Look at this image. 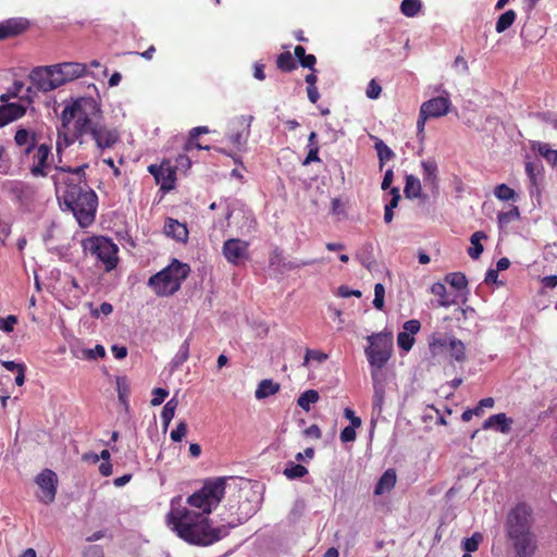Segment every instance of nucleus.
Listing matches in <instances>:
<instances>
[{"mask_svg":"<svg viewBox=\"0 0 557 557\" xmlns=\"http://www.w3.org/2000/svg\"><path fill=\"white\" fill-rule=\"evenodd\" d=\"M226 478L220 476L206 480L202 487L187 498L189 506L198 508L201 515L194 513L184 508L169 515L177 535L186 542L208 546L228 535L230 530L245 523L257 512V507H251L243 515L227 521V524L212 527L208 517L222 502L225 494Z\"/></svg>","mask_w":557,"mask_h":557,"instance_id":"f257e3e1","label":"nucleus"},{"mask_svg":"<svg viewBox=\"0 0 557 557\" xmlns=\"http://www.w3.org/2000/svg\"><path fill=\"white\" fill-rule=\"evenodd\" d=\"M101 107L92 97H79L66 103L61 113L62 128H67L75 120L74 127L78 136L89 134L98 149L103 150L113 147L119 138V132L108 128L96 121L101 116Z\"/></svg>","mask_w":557,"mask_h":557,"instance_id":"f03ea898","label":"nucleus"},{"mask_svg":"<svg viewBox=\"0 0 557 557\" xmlns=\"http://www.w3.org/2000/svg\"><path fill=\"white\" fill-rule=\"evenodd\" d=\"M532 509L524 503L517 504L508 513L507 536L513 557H534L539 547L537 536L532 532Z\"/></svg>","mask_w":557,"mask_h":557,"instance_id":"7ed1b4c3","label":"nucleus"},{"mask_svg":"<svg viewBox=\"0 0 557 557\" xmlns=\"http://www.w3.org/2000/svg\"><path fill=\"white\" fill-rule=\"evenodd\" d=\"M51 178L55 186L61 182L66 186L63 194L65 207L74 214L82 227L89 226L96 216L97 194L87 183L76 184L74 178H61L58 174L52 175Z\"/></svg>","mask_w":557,"mask_h":557,"instance_id":"20e7f679","label":"nucleus"},{"mask_svg":"<svg viewBox=\"0 0 557 557\" xmlns=\"http://www.w3.org/2000/svg\"><path fill=\"white\" fill-rule=\"evenodd\" d=\"M189 273L190 267L187 263L173 259L168 267L149 277L148 286L157 296L168 297L180 290Z\"/></svg>","mask_w":557,"mask_h":557,"instance_id":"39448f33","label":"nucleus"},{"mask_svg":"<svg viewBox=\"0 0 557 557\" xmlns=\"http://www.w3.org/2000/svg\"><path fill=\"white\" fill-rule=\"evenodd\" d=\"M84 250L96 257L104 265L106 272H111L119 262V247L108 237L95 236L83 242Z\"/></svg>","mask_w":557,"mask_h":557,"instance_id":"423d86ee","label":"nucleus"},{"mask_svg":"<svg viewBox=\"0 0 557 557\" xmlns=\"http://www.w3.org/2000/svg\"><path fill=\"white\" fill-rule=\"evenodd\" d=\"M369 346L364 349L368 362L371 368L382 369L391 358L393 341L391 333H374L367 337Z\"/></svg>","mask_w":557,"mask_h":557,"instance_id":"0eeeda50","label":"nucleus"},{"mask_svg":"<svg viewBox=\"0 0 557 557\" xmlns=\"http://www.w3.org/2000/svg\"><path fill=\"white\" fill-rule=\"evenodd\" d=\"M429 347L434 356L446 350L456 362L462 363L467 360L466 345L454 335H433L429 341Z\"/></svg>","mask_w":557,"mask_h":557,"instance_id":"6e6552de","label":"nucleus"},{"mask_svg":"<svg viewBox=\"0 0 557 557\" xmlns=\"http://www.w3.org/2000/svg\"><path fill=\"white\" fill-rule=\"evenodd\" d=\"M3 189L23 209L29 211L33 208L37 195V188L33 184L17 180L8 181Z\"/></svg>","mask_w":557,"mask_h":557,"instance_id":"1a4fd4ad","label":"nucleus"},{"mask_svg":"<svg viewBox=\"0 0 557 557\" xmlns=\"http://www.w3.org/2000/svg\"><path fill=\"white\" fill-rule=\"evenodd\" d=\"M225 219L230 220L234 216L238 233L243 236L252 234L257 228V220L252 211L244 203L235 201L226 206Z\"/></svg>","mask_w":557,"mask_h":557,"instance_id":"9d476101","label":"nucleus"},{"mask_svg":"<svg viewBox=\"0 0 557 557\" xmlns=\"http://www.w3.org/2000/svg\"><path fill=\"white\" fill-rule=\"evenodd\" d=\"M35 483L39 488V493L37 494L38 500L46 505L53 503L58 490V476L55 472L50 469H44L36 475Z\"/></svg>","mask_w":557,"mask_h":557,"instance_id":"9b49d317","label":"nucleus"},{"mask_svg":"<svg viewBox=\"0 0 557 557\" xmlns=\"http://www.w3.org/2000/svg\"><path fill=\"white\" fill-rule=\"evenodd\" d=\"M252 121V115H238L231 121V125L234 129L228 134V139L237 149H242L246 146L250 136Z\"/></svg>","mask_w":557,"mask_h":557,"instance_id":"f8f14e48","label":"nucleus"},{"mask_svg":"<svg viewBox=\"0 0 557 557\" xmlns=\"http://www.w3.org/2000/svg\"><path fill=\"white\" fill-rule=\"evenodd\" d=\"M252 121V115H238L231 121V125L234 129L228 134V139L237 149H242L246 146L250 136Z\"/></svg>","mask_w":557,"mask_h":557,"instance_id":"ddd939ff","label":"nucleus"},{"mask_svg":"<svg viewBox=\"0 0 557 557\" xmlns=\"http://www.w3.org/2000/svg\"><path fill=\"white\" fill-rule=\"evenodd\" d=\"M55 75L53 65L38 66L30 72L29 79L37 90L47 92L59 87Z\"/></svg>","mask_w":557,"mask_h":557,"instance_id":"4468645a","label":"nucleus"},{"mask_svg":"<svg viewBox=\"0 0 557 557\" xmlns=\"http://www.w3.org/2000/svg\"><path fill=\"white\" fill-rule=\"evenodd\" d=\"M148 171L154 177L156 183L160 185V190L169 193L174 189L176 172L169 161H163L161 164H150Z\"/></svg>","mask_w":557,"mask_h":557,"instance_id":"2eb2a0df","label":"nucleus"},{"mask_svg":"<svg viewBox=\"0 0 557 557\" xmlns=\"http://www.w3.org/2000/svg\"><path fill=\"white\" fill-rule=\"evenodd\" d=\"M52 160L51 146L48 144L38 145L33 154V164L29 168L30 174L35 177H46Z\"/></svg>","mask_w":557,"mask_h":557,"instance_id":"dca6fc26","label":"nucleus"},{"mask_svg":"<svg viewBox=\"0 0 557 557\" xmlns=\"http://www.w3.org/2000/svg\"><path fill=\"white\" fill-rule=\"evenodd\" d=\"M249 244L239 238H230L224 242L222 252L227 262L238 265L248 259Z\"/></svg>","mask_w":557,"mask_h":557,"instance_id":"f3484780","label":"nucleus"},{"mask_svg":"<svg viewBox=\"0 0 557 557\" xmlns=\"http://www.w3.org/2000/svg\"><path fill=\"white\" fill-rule=\"evenodd\" d=\"M53 69H55L59 87L87 74L86 64L79 62L58 63L53 64Z\"/></svg>","mask_w":557,"mask_h":557,"instance_id":"a211bd4d","label":"nucleus"},{"mask_svg":"<svg viewBox=\"0 0 557 557\" xmlns=\"http://www.w3.org/2000/svg\"><path fill=\"white\" fill-rule=\"evenodd\" d=\"M450 106L448 98L435 97L422 103L421 110L423 114L430 117H440L447 114Z\"/></svg>","mask_w":557,"mask_h":557,"instance_id":"6ab92c4d","label":"nucleus"},{"mask_svg":"<svg viewBox=\"0 0 557 557\" xmlns=\"http://www.w3.org/2000/svg\"><path fill=\"white\" fill-rule=\"evenodd\" d=\"M26 107L22 103H5L0 106V127L22 117Z\"/></svg>","mask_w":557,"mask_h":557,"instance_id":"aec40b11","label":"nucleus"},{"mask_svg":"<svg viewBox=\"0 0 557 557\" xmlns=\"http://www.w3.org/2000/svg\"><path fill=\"white\" fill-rule=\"evenodd\" d=\"M28 26V22L25 18H9L0 23V39H5L24 32Z\"/></svg>","mask_w":557,"mask_h":557,"instance_id":"412c9836","label":"nucleus"},{"mask_svg":"<svg viewBox=\"0 0 557 557\" xmlns=\"http://www.w3.org/2000/svg\"><path fill=\"white\" fill-rule=\"evenodd\" d=\"M512 419L505 413H496L488 417L482 425L483 430L494 429L503 434H508L511 430Z\"/></svg>","mask_w":557,"mask_h":557,"instance_id":"4be33fe9","label":"nucleus"},{"mask_svg":"<svg viewBox=\"0 0 557 557\" xmlns=\"http://www.w3.org/2000/svg\"><path fill=\"white\" fill-rule=\"evenodd\" d=\"M164 234L177 242H186L188 237V230L185 224L175 219L168 218L164 223Z\"/></svg>","mask_w":557,"mask_h":557,"instance_id":"5701e85b","label":"nucleus"},{"mask_svg":"<svg viewBox=\"0 0 557 557\" xmlns=\"http://www.w3.org/2000/svg\"><path fill=\"white\" fill-rule=\"evenodd\" d=\"M372 381H373V401L372 407L374 411L381 413L382 407L385 398V385L383 381L380 379V375L376 371H372Z\"/></svg>","mask_w":557,"mask_h":557,"instance_id":"b1692460","label":"nucleus"},{"mask_svg":"<svg viewBox=\"0 0 557 557\" xmlns=\"http://www.w3.org/2000/svg\"><path fill=\"white\" fill-rule=\"evenodd\" d=\"M405 188H404V194H405V197L408 198V199H417V198H426L425 195H422V187H421V182L420 180L412 175V174H407L406 177H405Z\"/></svg>","mask_w":557,"mask_h":557,"instance_id":"393cba45","label":"nucleus"},{"mask_svg":"<svg viewBox=\"0 0 557 557\" xmlns=\"http://www.w3.org/2000/svg\"><path fill=\"white\" fill-rule=\"evenodd\" d=\"M396 484V472L393 469H387L379 479L374 494L382 495L386 492H389Z\"/></svg>","mask_w":557,"mask_h":557,"instance_id":"a878e982","label":"nucleus"},{"mask_svg":"<svg viewBox=\"0 0 557 557\" xmlns=\"http://www.w3.org/2000/svg\"><path fill=\"white\" fill-rule=\"evenodd\" d=\"M430 292L433 295L438 297L437 306H440V307L448 308V307L453 306L454 304H456L455 297H451L447 293L446 286L441 282H436V283L432 284L430 287Z\"/></svg>","mask_w":557,"mask_h":557,"instance_id":"bb28decb","label":"nucleus"},{"mask_svg":"<svg viewBox=\"0 0 557 557\" xmlns=\"http://www.w3.org/2000/svg\"><path fill=\"white\" fill-rule=\"evenodd\" d=\"M422 176L426 185L436 186L437 184V164L434 160H424L421 162Z\"/></svg>","mask_w":557,"mask_h":557,"instance_id":"cd10ccee","label":"nucleus"},{"mask_svg":"<svg viewBox=\"0 0 557 557\" xmlns=\"http://www.w3.org/2000/svg\"><path fill=\"white\" fill-rule=\"evenodd\" d=\"M532 149L543 157L549 164H557V150L553 149L548 144L536 141L532 144Z\"/></svg>","mask_w":557,"mask_h":557,"instance_id":"c85d7f7f","label":"nucleus"},{"mask_svg":"<svg viewBox=\"0 0 557 557\" xmlns=\"http://www.w3.org/2000/svg\"><path fill=\"white\" fill-rule=\"evenodd\" d=\"M374 149L379 158V168L383 169L386 161L395 158V152L380 138H375Z\"/></svg>","mask_w":557,"mask_h":557,"instance_id":"c756f323","label":"nucleus"},{"mask_svg":"<svg viewBox=\"0 0 557 557\" xmlns=\"http://www.w3.org/2000/svg\"><path fill=\"white\" fill-rule=\"evenodd\" d=\"M280 391V384L274 383L272 380H262L255 392L257 399H264Z\"/></svg>","mask_w":557,"mask_h":557,"instance_id":"7c9ffc66","label":"nucleus"},{"mask_svg":"<svg viewBox=\"0 0 557 557\" xmlns=\"http://www.w3.org/2000/svg\"><path fill=\"white\" fill-rule=\"evenodd\" d=\"M486 238V234L483 231L474 232L470 237L471 247L468 249V255L476 260L482 255L484 248L481 244L482 239Z\"/></svg>","mask_w":557,"mask_h":557,"instance_id":"2f4dec72","label":"nucleus"},{"mask_svg":"<svg viewBox=\"0 0 557 557\" xmlns=\"http://www.w3.org/2000/svg\"><path fill=\"white\" fill-rule=\"evenodd\" d=\"M77 358L85 360H96L106 356V349L102 345L98 344L95 348H77L74 350Z\"/></svg>","mask_w":557,"mask_h":557,"instance_id":"473e14b6","label":"nucleus"},{"mask_svg":"<svg viewBox=\"0 0 557 557\" xmlns=\"http://www.w3.org/2000/svg\"><path fill=\"white\" fill-rule=\"evenodd\" d=\"M542 170V165L539 162L525 163V173L530 182L529 190L531 195H533L534 191H537V176L541 175Z\"/></svg>","mask_w":557,"mask_h":557,"instance_id":"72a5a7b5","label":"nucleus"},{"mask_svg":"<svg viewBox=\"0 0 557 557\" xmlns=\"http://www.w3.org/2000/svg\"><path fill=\"white\" fill-rule=\"evenodd\" d=\"M83 136H78L75 132L74 135H69L65 132H62L61 129L58 131V139L55 143V150L59 156V162H61V153L62 151L70 147L72 144L75 143L76 139L82 138Z\"/></svg>","mask_w":557,"mask_h":557,"instance_id":"f704fd0d","label":"nucleus"},{"mask_svg":"<svg viewBox=\"0 0 557 557\" xmlns=\"http://www.w3.org/2000/svg\"><path fill=\"white\" fill-rule=\"evenodd\" d=\"M358 259L361 264L369 271L373 270L376 262L373 256V245L371 243H366L362 246L360 252L358 253Z\"/></svg>","mask_w":557,"mask_h":557,"instance_id":"c9c22d12","label":"nucleus"},{"mask_svg":"<svg viewBox=\"0 0 557 557\" xmlns=\"http://www.w3.org/2000/svg\"><path fill=\"white\" fill-rule=\"evenodd\" d=\"M283 473L287 479L296 480L304 478L308 473V469L302 465L288 461L286 462Z\"/></svg>","mask_w":557,"mask_h":557,"instance_id":"e433bc0d","label":"nucleus"},{"mask_svg":"<svg viewBox=\"0 0 557 557\" xmlns=\"http://www.w3.org/2000/svg\"><path fill=\"white\" fill-rule=\"evenodd\" d=\"M517 14L513 10H507L496 21L495 30L500 34L507 30L516 21Z\"/></svg>","mask_w":557,"mask_h":557,"instance_id":"4c0bfd02","label":"nucleus"},{"mask_svg":"<svg viewBox=\"0 0 557 557\" xmlns=\"http://www.w3.org/2000/svg\"><path fill=\"white\" fill-rule=\"evenodd\" d=\"M319 393L315 389L305 391L297 399V405L305 411H309L311 405L319 401Z\"/></svg>","mask_w":557,"mask_h":557,"instance_id":"58836bf2","label":"nucleus"},{"mask_svg":"<svg viewBox=\"0 0 557 557\" xmlns=\"http://www.w3.org/2000/svg\"><path fill=\"white\" fill-rule=\"evenodd\" d=\"M189 357V338H186L180 346L178 351L171 361L172 370L178 369Z\"/></svg>","mask_w":557,"mask_h":557,"instance_id":"ea45409f","label":"nucleus"},{"mask_svg":"<svg viewBox=\"0 0 557 557\" xmlns=\"http://www.w3.org/2000/svg\"><path fill=\"white\" fill-rule=\"evenodd\" d=\"M421 9V0H403L400 3V12L407 17L417 16Z\"/></svg>","mask_w":557,"mask_h":557,"instance_id":"a19ab883","label":"nucleus"},{"mask_svg":"<svg viewBox=\"0 0 557 557\" xmlns=\"http://www.w3.org/2000/svg\"><path fill=\"white\" fill-rule=\"evenodd\" d=\"M445 282L457 290L467 289L468 280L461 272H453L445 276Z\"/></svg>","mask_w":557,"mask_h":557,"instance_id":"79ce46f5","label":"nucleus"},{"mask_svg":"<svg viewBox=\"0 0 557 557\" xmlns=\"http://www.w3.org/2000/svg\"><path fill=\"white\" fill-rule=\"evenodd\" d=\"M177 404H178L177 400L175 398H172L164 405V407L161 411V420H162L164 430L168 429V426L170 425V423L175 414Z\"/></svg>","mask_w":557,"mask_h":557,"instance_id":"37998d69","label":"nucleus"},{"mask_svg":"<svg viewBox=\"0 0 557 557\" xmlns=\"http://www.w3.org/2000/svg\"><path fill=\"white\" fill-rule=\"evenodd\" d=\"M116 391L119 400L122 404H127V399L131 394V383L126 376L116 377Z\"/></svg>","mask_w":557,"mask_h":557,"instance_id":"c03bdc74","label":"nucleus"},{"mask_svg":"<svg viewBox=\"0 0 557 557\" xmlns=\"http://www.w3.org/2000/svg\"><path fill=\"white\" fill-rule=\"evenodd\" d=\"M276 65L283 72H292L297 66L292 53L288 51L278 54Z\"/></svg>","mask_w":557,"mask_h":557,"instance_id":"a18cd8bd","label":"nucleus"},{"mask_svg":"<svg viewBox=\"0 0 557 557\" xmlns=\"http://www.w3.org/2000/svg\"><path fill=\"white\" fill-rule=\"evenodd\" d=\"M520 212L518 207H512L510 210L505 212H499L497 214L498 224L503 227L508 225L510 222L519 219Z\"/></svg>","mask_w":557,"mask_h":557,"instance_id":"49530a36","label":"nucleus"},{"mask_svg":"<svg viewBox=\"0 0 557 557\" xmlns=\"http://www.w3.org/2000/svg\"><path fill=\"white\" fill-rule=\"evenodd\" d=\"M494 195L499 200L509 201L515 199L516 191L506 184H499L495 187Z\"/></svg>","mask_w":557,"mask_h":557,"instance_id":"de8ad7c7","label":"nucleus"},{"mask_svg":"<svg viewBox=\"0 0 557 557\" xmlns=\"http://www.w3.org/2000/svg\"><path fill=\"white\" fill-rule=\"evenodd\" d=\"M36 139L34 133H30L26 128H18L15 133L14 140L17 146H24Z\"/></svg>","mask_w":557,"mask_h":557,"instance_id":"09e8293b","label":"nucleus"},{"mask_svg":"<svg viewBox=\"0 0 557 557\" xmlns=\"http://www.w3.org/2000/svg\"><path fill=\"white\" fill-rule=\"evenodd\" d=\"M384 297H385V287L382 283H376L374 285V299L373 306L377 310H383L384 308Z\"/></svg>","mask_w":557,"mask_h":557,"instance_id":"8fccbe9b","label":"nucleus"},{"mask_svg":"<svg viewBox=\"0 0 557 557\" xmlns=\"http://www.w3.org/2000/svg\"><path fill=\"white\" fill-rule=\"evenodd\" d=\"M414 344V338L409 333L400 332L397 335V345L404 351H409Z\"/></svg>","mask_w":557,"mask_h":557,"instance_id":"3c124183","label":"nucleus"},{"mask_svg":"<svg viewBox=\"0 0 557 557\" xmlns=\"http://www.w3.org/2000/svg\"><path fill=\"white\" fill-rule=\"evenodd\" d=\"M481 540V534L474 533L471 537H467L462 541V548L465 549V552L468 553L475 552L479 547Z\"/></svg>","mask_w":557,"mask_h":557,"instance_id":"603ef678","label":"nucleus"},{"mask_svg":"<svg viewBox=\"0 0 557 557\" xmlns=\"http://www.w3.org/2000/svg\"><path fill=\"white\" fill-rule=\"evenodd\" d=\"M90 313L94 318L98 319L101 314L109 315L113 311V306L109 302H102L99 308H92V304L89 302Z\"/></svg>","mask_w":557,"mask_h":557,"instance_id":"864d4df0","label":"nucleus"},{"mask_svg":"<svg viewBox=\"0 0 557 557\" xmlns=\"http://www.w3.org/2000/svg\"><path fill=\"white\" fill-rule=\"evenodd\" d=\"M327 358L329 356L320 350L307 349L304 359V366H307L310 360H315L321 363L324 362Z\"/></svg>","mask_w":557,"mask_h":557,"instance_id":"5fc2aeb1","label":"nucleus"},{"mask_svg":"<svg viewBox=\"0 0 557 557\" xmlns=\"http://www.w3.org/2000/svg\"><path fill=\"white\" fill-rule=\"evenodd\" d=\"M87 168H88L87 163L82 164L76 168H72V173H71L72 176H69L67 178H74L76 184L87 183L86 173H85V170Z\"/></svg>","mask_w":557,"mask_h":557,"instance_id":"6e6d98bb","label":"nucleus"},{"mask_svg":"<svg viewBox=\"0 0 557 557\" xmlns=\"http://www.w3.org/2000/svg\"><path fill=\"white\" fill-rule=\"evenodd\" d=\"M187 433V423L185 421H181L174 430L171 431L170 437L173 442L178 443L182 442L184 436Z\"/></svg>","mask_w":557,"mask_h":557,"instance_id":"4d7b16f0","label":"nucleus"},{"mask_svg":"<svg viewBox=\"0 0 557 557\" xmlns=\"http://www.w3.org/2000/svg\"><path fill=\"white\" fill-rule=\"evenodd\" d=\"M17 323V317L10 314L7 318H0V331L11 333Z\"/></svg>","mask_w":557,"mask_h":557,"instance_id":"13d9d810","label":"nucleus"},{"mask_svg":"<svg viewBox=\"0 0 557 557\" xmlns=\"http://www.w3.org/2000/svg\"><path fill=\"white\" fill-rule=\"evenodd\" d=\"M168 395H169V392L165 388H162V387L153 388V391H152L153 397L150 401L151 406H153V407L160 406L165 400Z\"/></svg>","mask_w":557,"mask_h":557,"instance_id":"bf43d9fd","label":"nucleus"},{"mask_svg":"<svg viewBox=\"0 0 557 557\" xmlns=\"http://www.w3.org/2000/svg\"><path fill=\"white\" fill-rule=\"evenodd\" d=\"M382 92L381 86L375 79H371L368 84L366 95L369 99H377Z\"/></svg>","mask_w":557,"mask_h":557,"instance_id":"052dcab7","label":"nucleus"},{"mask_svg":"<svg viewBox=\"0 0 557 557\" xmlns=\"http://www.w3.org/2000/svg\"><path fill=\"white\" fill-rule=\"evenodd\" d=\"M356 426L347 425L345 426L339 434V438L343 443H350L356 440Z\"/></svg>","mask_w":557,"mask_h":557,"instance_id":"680f3d73","label":"nucleus"},{"mask_svg":"<svg viewBox=\"0 0 557 557\" xmlns=\"http://www.w3.org/2000/svg\"><path fill=\"white\" fill-rule=\"evenodd\" d=\"M404 333H409L411 336L417 334L421 329V323L419 320L411 319L404 323L403 325Z\"/></svg>","mask_w":557,"mask_h":557,"instance_id":"e2e57ef3","label":"nucleus"},{"mask_svg":"<svg viewBox=\"0 0 557 557\" xmlns=\"http://www.w3.org/2000/svg\"><path fill=\"white\" fill-rule=\"evenodd\" d=\"M83 557H104V552L100 545H89L83 550Z\"/></svg>","mask_w":557,"mask_h":557,"instance_id":"0e129e2a","label":"nucleus"},{"mask_svg":"<svg viewBox=\"0 0 557 557\" xmlns=\"http://www.w3.org/2000/svg\"><path fill=\"white\" fill-rule=\"evenodd\" d=\"M191 166V161L186 154H178L175 159V165L173 166L176 170L187 171Z\"/></svg>","mask_w":557,"mask_h":557,"instance_id":"69168bd1","label":"nucleus"},{"mask_svg":"<svg viewBox=\"0 0 557 557\" xmlns=\"http://www.w3.org/2000/svg\"><path fill=\"white\" fill-rule=\"evenodd\" d=\"M389 195H391V199L385 205V207L389 208V209H395V208H397V206L399 203V200L401 198L399 188L398 187H392L391 190H389Z\"/></svg>","mask_w":557,"mask_h":557,"instance_id":"338daca9","label":"nucleus"},{"mask_svg":"<svg viewBox=\"0 0 557 557\" xmlns=\"http://www.w3.org/2000/svg\"><path fill=\"white\" fill-rule=\"evenodd\" d=\"M344 417L350 421V426L359 428L361 425V419L355 414V411L350 408L344 409Z\"/></svg>","mask_w":557,"mask_h":557,"instance_id":"774afa93","label":"nucleus"}]
</instances>
